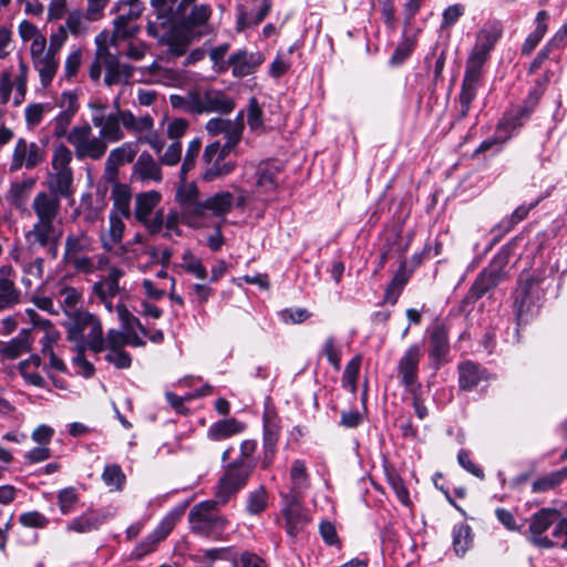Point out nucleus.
<instances>
[{
  "label": "nucleus",
  "mask_w": 567,
  "mask_h": 567,
  "mask_svg": "<svg viewBox=\"0 0 567 567\" xmlns=\"http://www.w3.org/2000/svg\"><path fill=\"white\" fill-rule=\"evenodd\" d=\"M92 125L84 122L71 128L68 142L74 150L78 161L101 159L107 151L109 143H116L125 137L123 128L127 130L131 117L125 110L116 107L106 117L92 116Z\"/></svg>",
  "instance_id": "1"
},
{
  "label": "nucleus",
  "mask_w": 567,
  "mask_h": 567,
  "mask_svg": "<svg viewBox=\"0 0 567 567\" xmlns=\"http://www.w3.org/2000/svg\"><path fill=\"white\" fill-rule=\"evenodd\" d=\"M196 0H152L157 18L163 24L182 28L192 35H206L213 31V9L208 4H196Z\"/></svg>",
  "instance_id": "2"
},
{
  "label": "nucleus",
  "mask_w": 567,
  "mask_h": 567,
  "mask_svg": "<svg viewBox=\"0 0 567 567\" xmlns=\"http://www.w3.org/2000/svg\"><path fill=\"white\" fill-rule=\"evenodd\" d=\"M60 200L56 196L44 192L37 194L33 198L32 209L37 221L25 233V240L31 249L45 248L47 245L60 238L61 233L55 226L61 207Z\"/></svg>",
  "instance_id": "3"
},
{
  "label": "nucleus",
  "mask_w": 567,
  "mask_h": 567,
  "mask_svg": "<svg viewBox=\"0 0 567 567\" xmlns=\"http://www.w3.org/2000/svg\"><path fill=\"white\" fill-rule=\"evenodd\" d=\"M219 505L217 499H208L194 505L188 513L190 532L214 540H225V530L229 526V520L218 513Z\"/></svg>",
  "instance_id": "4"
},
{
  "label": "nucleus",
  "mask_w": 567,
  "mask_h": 567,
  "mask_svg": "<svg viewBox=\"0 0 567 567\" xmlns=\"http://www.w3.org/2000/svg\"><path fill=\"white\" fill-rule=\"evenodd\" d=\"M543 278L539 275H522L514 297V315L517 326L527 323L539 309L544 289Z\"/></svg>",
  "instance_id": "5"
},
{
  "label": "nucleus",
  "mask_w": 567,
  "mask_h": 567,
  "mask_svg": "<svg viewBox=\"0 0 567 567\" xmlns=\"http://www.w3.org/2000/svg\"><path fill=\"white\" fill-rule=\"evenodd\" d=\"M254 467L252 462L244 460H235L229 463L216 485L215 499L220 505L227 504L247 484Z\"/></svg>",
  "instance_id": "6"
},
{
  "label": "nucleus",
  "mask_w": 567,
  "mask_h": 567,
  "mask_svg": "<svg viewBox=\"0 0 567 567\" xmlns=\"http://www.w3.org/2000/svg\"><path fill=\"white\" fill-rule=\"evenodd\" d=\"M109 37L102 32L96 35L97 58L105 69L104 83L107 86L127 83L133 75V68L122 63L117 54L110 52L107 48Z\"/></svg>",
  "instance_id": "7"
},
{
  "label": "nucleus",
  "mask_w": 567,
  "mask_h": 567,
  "mask_svg": "<svg viewBox=\"0 0 567 567\" xmlns=\"http://www.w3.org/2000/svg\"><path fill=\"white\" fill-rule=\"evenodd\" d=\"M162 200V194L157 190H147L135 197V218L143 224L152 234L163 229V209H156Z\"/></svg>",
  "instance_id": "8"
},
{
  "label": "nucleus",
  "mask_w": 567,
  "mask_h": 567,
  "mask_svg": "<svg viewBox=\"0 0 567 567\" xmlns=\"http://www.w3.org/2000/svg\"><path fill=\"white\" fill-rule=\"evenodd\" d=\"M198 195L199 192L195 183L181 181L176 192V199L181 206L182 219L185 224L195 228L204 226L202 221L203 202L198 199Z\"/></svg>",
  "instance_id": "9"
},
{
  "label": "nucleus",
  "mask_w": 567,
  "mask_h": 567,
  "mask_svg": "<svg viewBox=\"0 0 567 567\" xmlns=\"http://www.w3.org/2000/svg\"><path fill=\"white\" fill-rule=\"evenodd\" d=\"M560 513L554 508H542L530 517L529 524V540L533 545L539 548H551L554 546H561V543L553 537L544 535L550 527L555 526L560 520Z\"/></svg>",
  "instance_id": "10"
},
{
  "label": "nucleus",
  "mask_w": 567,
  "mask_h": 567,
  "mask_svg": "<svg viewBox=\"0 0 567 567\" xmlns=\"http://www.w3.org/2000/svg\"><path fill=\"white\" fill-rule=\"evenodd\" d=\"M228 154V152L221 148L219 142H213L205 147L203 153V163L205 165L202 174L203 181L213 182L229 175L235 169V163L226 161Z\"/></svg>",
  "instance_id": "11"
},
{
  "label": "nucleus",
  "mask_w": 567,
  "mask_h": 567,
  "mask_svg": "<svg viewBox=\"0 0 567 567\" xmlns=\"http://www.w3.org/2000/svg\"><path fill=\"white\" fill-rule=\"evenodd\" d=\"M502 35V27L496 23L485 24L476 34V42L466 61V66L483 71L489 52Z\"/></svg>",
  "instance_id": "12"
},
{
  "label": "nucleus",
  "mask_w": 567,
  "mask_h": 567,
  "mask_svg": "<svg viewBox=\"0 0 567 567\" xmlns=\"http://www.w3.org/2000/svg\"><path fill=\"white\" fill-rule=\"evenodd\" d=\"M185 505L178 506L169 511L156 528L142 540L133 550V556L136 559L143 558L145 555L152 553L156 545L162 542L167 535L174 529L177 522L182 518L185 513Z\"/></svg>",
  "instance_id": "13"
},
{
  "label": "nucleus",
  "mask_w": 567,
  "mask_h": 567,
  "mask_svg": "<svg viewBox=\"0 0 567 567\" xmlns=\"http://www.w3.org/2000/svg\"><path fill=\"white\" fill-rule=\"evenodd\" d=\"M44 159V146L21 137L16 142L9 169L10 172H17L21 168L33 169L42 164Z\"/></svg>",
  "instance_id": "14"
},
{
  "label": "nucleus",
  "mask_w": 567,
  "mask_h": 567,
  "mask_svg": "<svg viewBox=\"0 0 567 567\" xmlns=\"http://www.w3.org/2000/svg\"><path fill=\"white\" fill-rule=\"evenodd\" d=\"M421 357V346L414 343L405 350L398 362L400 383L409 392L421 390V384L417 380Z\"/></svg>",
  "instance_id": "15"
},
{
  "label": "nucleus",
  "mask_w": 567,
  "mask_h": 567,
  "mask_svg": "<svg viewBox=\"0 0 567 567\" xmlns=\"http://www.w3.org/2000/svg\"><path fill=\"white\" fill-rule=\"evenodd\" d=\"M504 276L503 268L496 262H492L480 272L466 295V300L471 302L478 300L495 288L504 279Z\"/></svg>",
  "instance_id": "16"
},
{
  "label": "nucleus",
  "mask_w": 567,
  "mask_h": 567,
  "mask_svg": "<svg viewBox=\"0 0 567 567\" xmlns=\"http://www.w3.org/2000/svg\"><path fill=\"white\" fill-rule=\"evenodd\" d=\"M264 457L261 461V467L268 468L275 457L276 446L280 435V424L277 414L266 409L264 412Z\"/></svg>",
  "instance_id": "17"
},
{
  "label": "nucleus",
  "mask_w": 567,
  "mask_h": 567,
  "mask_svg": "<svg viewBox=\"0 0 567 567\" xmlns=\"http://www.w3.org/2000/svg\"><path fill=\"white\" fill-rule=\"evenodd\" d=\"M137 152V142H126L113 148L105 161L104 179L109 183H114L117 179L118 167L125 163L133 162Z\"/></svg>",
  "instance_id": "18"
},
{
  "label": "nucleus",
  "mask_w": 567,
  "mask_h": 567,
  "mask_svg": "<svg viewBox=\"0 0 567 567\" xmlns=\"http://www.w3.org/2000/svg\"><path fill=\"white\" fill-rule=\"evenodd\" d=\"M30 55L33 68L39 74L41 85L48 87L55 78L60 66L58 54L47 51V47H41L30 52Z\"/></svg>",
  "instance_id": "19"
},
{
  "label": "nucleus",
  "mask_w": 567,
  "mask_h": 567,
  "mask_svg": "<svg viewBox=\"0 0 567 567\" xmlns=\"http://www.w3.org/2000/svg\"><path fill=\"white\" fill-rule=\"evenodd\" d=\"M280 166L275 162H262L256 171V189L255 196L260 197L262 202L268 200L279 185Z\"/></svg>",
  "instance_id": "20"
},
{
  "label": "nucleus",
  "mask_w": 567,
  "mask_h": 567,
  "mask_svg": "<svg viewBox=\"0 0 567 567\" xmlns=\"http://www.w3.org/2000/svg\"><path fill=\"white\" fill-rule=\"evenodd\" d=\"M122 276L123 271L120 268L112 267L109 274L92 287V293L104 305L109 312L113 311V299L120 292L118 280Z\"/></svg>",
  "instance_id": "21"
},
{
  "label": "nucleus",
  "mask_w": 567,
  "mask_h": 567,
  "mask_svg": "<svg viewBox=\"0 0 567 567\" xmlns=\"http://www.w3.org/2000/svg\"><path fill=\"white\" fill-rule=\"evenodd\" d=\"M482 70L471 66L465 68V74L458 94L460 111L458 117L464 118L468 115L472 103L476 99L481 85Z\"/></svg>",
  "instance_id": "22"
},
{
  "label": "nucleus",
  "mask_w": 567,
  "mask_h": 567,
  "mask_svg": "<svg viewBox=\"0 0 567 567\" xmlns=\"http://www.w3.org/2000/svg\"><path fill=\"white\" fill-rule=\"evenodd\" d=\"M198 114L221 113L229 114L235 109V101L224 91L217 89H207L199 92Z\"/></svg>",
  "instance_id": "23"
},
{
  "label": "nucleus",
  "mask_w": 567,
  "mask_h": 567,
  "mask_svg": "<svg viewBox=\"0 0 567 567\" xmlns=\"http://www.w3.org/2000/svg\"><path fill=\"white\" fill-rule=\"evenodd\" d=\"M265 61L261 52H249L246 49L238 50L229 56V68L235 78H245L254 74Z\"/></svg>",
  "instance_id": "24"
},
{
  "label": "nucleus",
  "mask_w": 567,
  "mask_h": 567,
  "mask_svg": "<svg viewBox=\"0 0 567 567\" xmlns=\"http://www.w3.org/2000/svg\"><path fill=\"white\" fill-rule=\"evenodd\" d=\"M430 351L429 355L436 365L445 361L450 352L447 328L442 322H434L429 329Z\"/></svg>",
  "instance_id": "25"
},
{
  "label": "nucleus",
  "mask_w": 567,
  "mask_h": 567,
  "mask_svg": "<svg viewBox=\"0 0 567 567\" xmlns=\"http://www.w3.org/2000/svg\"><path fill=\"white\" fill-rule=\"evenodd\" d=\"M16 274L11 266L0 267V311L9 309L20 301V291L16 287Z\"/></svg>",
  "instance_id": "26"
},
{
  "label": "nucleus",
  "mask_w": 567,
  "mask_h": 567,
  "mask_svg": "<svg viewBox=\"0 0 567 567\" xmlns=\"http://www.w3.org/2000/svg\"><path fill=\"white\" fill-rule=\"evenodd\" d=\"M132 176L143 183H161L163 179L161 163L156 162L148 152H143L133 165Z\"/></svg>",
  "instance_id": "27"
},
{
  "label": "nucleus",
  "mask_w": 567,
  "mask_h": 567,
  "mask_svg": "<svg viewBox=\"0 0 567 567\" xmlns=\"http://www.w3.org/2000/svg\"><path fill=\"white\" fill-rule=\"evenodd\" d=\"M65 313L68 315V319L64 321V327L66 329L68 340L73 342L74 347L83 344V334L87 330L94 315L83 310L65 311Z\"/></svg>",
  "instance_id": "28"
},
{
  "label": "nucleus",
  "mask_w": 567,
  "mask_h": 567,
  "mask_svg": "<svg viewBox=\"0 0 567 567\" xmlns=\"http://www.w3.org/2000/svg\"><path fill=\"white\" fill-rule=\"evenodd\" d=\"M285 518V529L287 534L292 537H299L307 526L308 518L303 509L297 502H291L288 506L282 509Z\"/></svg>",
  "instance_id": "29"
},
{
  "label": "nucleus",
  "mask_w": 567,
  "mask_h": 567,
  "mask_svg": "<svg viewBox=\"0 0 567 567\" xmlns=\"http://www.w3.org/2000/svg\"><path fill=\"white\" fill-rule=\"evenodd\" d=\"M487 379V371L474 362L466 361L458 365V384L464 391L475 389Z\"/></svg>",
  "instance_id": "30"
},
{
  "label": "nucleus",
  "mask_w": 567,
  "mask_h": 567,
  "mask_svg": "<svg viewBox=\"0 0 567 567\" xmlns=\"http://www.w3.org/2000/svg\"><path fill=\"white\" fill-rule=\"evenodd\" d=\"M110 517L111 515L107 513L87 511L73 518L68 525V530L81 534L90 533L100 528Z\"/></svg>",
  "instance_id": "31"
},
{
  "label": "nucleus",
  "mask_w": 567,
  "mask_h": 567,
  "mask_svg": "<svg viewBox=\"0 0 567 567\" xmlns=\"http://www.w3.org/2000/svg\"><path fill=\"white\" fill-rule=\"evenodd\" d=\"M234 205V195L229 192H219L207 198L202 204V221L205 224V217L210 213L217 217H224Z\"/></svg>",
  "instance_id": "32"
},
{
  "label": "nucleus",
  "mask_w": 567,
  "mask_h": 567,
  "mask_svg": "<svg viewBox=\"0 0 567 567\" xmlns=\"http://www.w3.org/2000/svg\"><path fill=\"white\" fill-rule=\"evenodd\" d=\"M551 75L553 72L546 71L540 78L536 80L535 85L528 92L527 97L525 99L523 105L519 107V115L524 116L525 118L530 116V114L537 107L542 96L544 95Z\"/></svg>",
  "instance_id": "33"
},
{
  "label": "nucleus",
  "mask_w": 567,
  "mask_h": 567,
  "mask_svg": "<svg viewBox=\"0 0 567 567\" xmlns=\"http://www.w3.org/2000/svg\"><path fill=\"white\" fill-rule=\"evenodd\" d=\"M27 315L32 321L33 326L44 331V336L41 339V352L44 357L50 351H53L52 346L60 339V332L47 319L41 318L34 310L28 309Z\"/></svg>",
  "instance_id": "34"
},
{
  "label": "nucleus",
  "mask_w": 567,
  "mask_h": 567,
  "mask_svg": "<svg viewBox=\"0 0 567 567\" xmlns=\"http://www.w3.org/2000/svg\"><path fill=\"white\" fill-rule=\"evenodd\" d=\"M75 349H87L94 353L105 350L102 323L96 316L92 317L89 328L83 334V344H78Z\"/></svg>",
  "instance_id": "35"
},
{
  "label": "nucleus",
  "mask_w": 567,
  "mask_h": 567,
  "mask_svg": "<svg viewBox=\"0 0 567 567\" xmlns=\"http://www.w3.org/2000/svg\"><path fill=\"white\" fill-rule=\"evenodd\" d=\"M73 172L51 171L48 175L50 195L68 198L72 194Z\"/></svg>",
  "instance_id": "36"
},
{
  "label": "nucleus",
  "mask_w": 567,
  "mask_h": 567,
  "mask_svg": "<svg viewBox=\"0 0 567 567\" xmlns=\"http://www.w3.org/2000/svg\"><path fill=\"white\" fill-rule=\"evenodd\" d=\"M244 429V424L236 419H224L209 426L207 436L213 441H221L243 432Z\"/></svg>",
  "instance_id": "37"
},
{
  "label": "nucleus",
  "mask_w": 567,
  "mask_h": 567,
  "mask_svg": "<svg viewBox=\"0 0 567 567\" xmlns=\"http://www.w3.org/2000/svg\"><path fill=\"white\" fill-rule=\"evenodd\" d=\"M122 218V216L111 213L110 227L106 233L101 234L102 246L105 250L111 251L121 243L125 229V224Z\"/></svg>",
  "instance_id": "38"
},
{
  "label": "nucleus",
  "mask_w": 567,
  "mask_h": 567,
  "mask_svg": "<svg viewBox=\"0 0 567 567\" xmlns=\"http://www.w3.org/2000/svg\"><path fill=\"white\" fill-rule=\"evenodd\" d=\"M93 250V240L85 234L69 235L65 239L64 260Z\"/></svg>",
  "instance_id": "39"
},
{
  "label": "nucleus",
  "mask_w": 567,
  "mask_h": 567,
  "mask_svg": "<svg viewBox=\"0 0 567 567\" xmlns=\"http://www.w3.org/2000/svg\"><path fill=\"white\" fill-rule=\"evenodd\" d=\"M111 196L113 199V212L122 217H130L131 215V198L132 194L127 185L114 182Z\"/></svg>",
  "instance_id": "40"
},
{
  "label": "nucleus",
  "mask_w": 567,
  "mask_h": 567,
  "mask_svg": "<svg viewBox=\"0 0 567 567\" xmlns=\"http://www.w3.org/2000/svg\"><path fill=\"white\" fill-rule=\"evenodd\" d=\"M453 550L457 557H464L473 545V532L470 525L458 524L453 527Z\"/></svg>",
  "instance_id": "41"
},
{
  "label": "nucleus",
  "mask_w": 567,
  "mask_h": 567,
  "mask_svg": "<svg viewBox=\"0 0 567 567\" xmlns=\"http://www.w3.org/2000/svg\"><path fill=\"white\" fill-rule=\"evenodd\" d=\"M41 364V359L39 355H32L28 360L21 361L19 364L20 373L24 381L28 384L38 386V388H44L45 386V380L44 378L39 373V368Z\"/></svg>",
  "instance_id": "42"
},
{
  "label": "nucleus",
  "mask_w": 567,
  "mask_h": 567,
  "mask_svg": "<svg viewBox=\"0 0 567 567\" xmlns=\"http://www.w3.org/2000/svg\"><path fill=\"white\" fill-rule=\"evenodd\" d=\"M549 14L547 11L542 10L536 16V28L535 30L526 38L525 42L522 47L523 54H530L532 51L538 45V43L544 38L547 31L546 21L548 20Z\"/></svg>",
  "instance_id": "43"
},
{
  "label": "nucleus",
  "mask_w": 567,
  "mask_h": 567,
  "mask_svg": "<svg viewBox=\"0 0 567 567\" xmlns=\"http://www.w3.org/2000/svg\"><path fill=\"white\" fill-rule=\"evenodd\" d=\"M30 346V331L23 329L19 332V334L16 338H13L10 342L6 343L0 349V352L7 359H16L20 357L22 353L29 351Z\"/></svg>",
  "instance_id": "44"
},
{
  "label": "nucleus",
  "mask_w": 567,
  "mask_h": 567,
  "mask_svg": "<svg viewBox=\"0 0 567 567\" xmlns=\"http://www.w3.org/2000/svg\"><path fill=\"white\" fill-rule=\"evenodd\" d=\"M18 33L23 42H31L30 52L47 47V38L29 20H22L18 27Z\"/></svg>",
  "instance_id": "45"
},
{
  "label": "nucleus",
  "mask_w": 567,
  "mask_h": 567,
  "mask_svg": "<svg viewBox=\"0 0 567 567\" xmlns=\"http://www.w3.org/2000/svg\"><path fill=\"white\" fill-rule=\"evenodd\" d=\"M290 481L293 498L300 496L302 492L309 486L307 467L303 461H293L290 470Z\"/></svg>",
  "instance_id": "46"
},
{
  "label": "nucleus",
  "mask_w": 567,
  "mask_h": 567,
  "mask_svg": "<svg viewBox=\"0 0 567 567\" xmlns=\"http://www.w3.org/2000/svg\"><path fill=\"white\" fill-rule=\"evenodd\" d=\"M244 131V112L240 111L235 120H229V126L224 132L226 137L225 144H221V148L230 153V151L238 144L241 138Z\"/></svg>",
  "instance_id": "47"
},
{
  "label": "nucleus",
  "mask_w": 567,
  "mask_h": 567,
  "mask_svg": "<svg viewBox=\"0 0 567 567\" xmlns=\"http://www.w3.org/2000/svg\"><path fill=\"white\" fill-rule=\"evenodd\" d=\"M526 118L519 115V110L512 115H505L497 124L496 132L505 143L519 130Z\"/></svg>",
  "instance_id": "48"
},
{
  "label": "nucleus",
  "mask_w": 567,
  "mask_h": 567,
  "mask_svg": "<svg viewBox=\"0 0 567 567\" xmlns=\"http://www.w3.org/2000/svg\"><path fill=\"white\" fill-rule=\"evenodd\" d=\"M114 11L117 12L120 22L124 20L134 22L141 17L143 6L138 0H120L114 7Z\"/></svg>",
  "instance_id": "49"
},
{
  "label": "nucleus",
  "mask_w": 567,
  "mask_h": 567,
  "mask_svg": "<svg viewBox=\"0 0 567 567\" xmlns=\"http://www.w3.org/2000/svg\"><path fill=\"white\" fill-rule=\"evenodd\" d=\"M56 501L60 512L68 515L75 511L80 496L75 487L69 486L58 492Z\"/></svg>",
  "instance_id": "50"
},
{
  "label": "nucleus",
  "mask_w": 567,
  "mask_h": 567,
  "mask_svg": "<svg viewBox=\"0 0 567 567\" xmlns=\"http://www.w3.org/2000/svg\"><path fill=\"white\" fill-rule=\"evenodd\" d=\"M102 480L110 491H122L126 478L118 465L111 464L104 467Z\"/></svg>",
  "instance_id": "51"
},
{
  "label": "nucleus",
  "mask_w": 567,
  "mask_h": 567,
  "mask_svg": "<svg viewBox=\"0 0 567 567\" xmlns=\"http://www.w3.org/2000/svg\"><path fill=\"white\" fill-rule=\"evenodd\" d=\"M113 24L114 31L110 39V44L114 47H117L118 41L133 38L138 31V28L131 21L124 20L120 22L118 16L114 19Z\"/></svg>",
  "instance_id": "52"
},
{
  "label": "nucleus",
  "mask_w": 567,
  "mask_h": 567,
  "mask_svg": "<svg viewBox=\"0 0 567 567\" xmlns=\"http://www.w3.org/2000/svg\"><path fill=\"white\" fill-rule=\"evenodd\" d=\"M267 504V492L264 486H259L248 494L246 509L250 515H258L266 509Z\"/></svg>",
  "instance_id": "53"
},
{
  "label": "nucleus",
  "mask_w": 567,
  "mask_h": 567,
  "mask_svg": "<svg viewBox=\"0 0 567 567\" xmlns=\"http://www.w3.org/2000/svg\"><path fill=\"white\" fill-rule=\"evenodd\" d=\"M171 103L173 107L181 109L190 114H198L199 95L198 91H193L186 95H172Z\"/></svg>",
  "instance_id": "54"
},
{
  "label": "nucleus",
  "mask_w": 567,
  "mask_h": 567,
  "mask_svg": "<svg viewBox=\"0 0 567 567\" xmlns=\"http://www.w3.org/2000/svg\"><path fill=\"white\" fill-rule=\"evenodd\" d=\"M72 151L64 144H60L53 150L52 171L72 172L70 164L72 162Z\"/></svg>",
  "instance_id": "55"
},
{
  "label": "nucleus",
  "mask_w": 567,
  "mask_h": 567,
  "mask_svg": "<svg viewBox=\"0 0 567 567\" xmlns=\"http://www.w3.org/2000/svg\"><path fill=\"white\" fill-rule=\"evenodd\" d=\"M90 22L91 21L84 13L80 11H72L69 13L63 27L66 29V32H70L73 35H82L86 33Z\"/></svg>",
  "instance_id": "56"
},
{
  "label": "nucleus",
  "mask_w": 567,
  "mask_h": 567,
  "mask_svg": "<svg viewBox=\"0 0 567 567\" xmlns=\"http://www.w3.org/2000/svg\"><path fill=\"white\" fill-rule=\"evenodd\" d=\"M54 296L60 306L64 308H74L81 300V293L74 287L59 285Z\"/></svg>",
  "instance_id": "57"
},
{
  "label": "nucleus",
  "mask_w": 567,
  "mask_h": 567,
  "mask_svg": "<svg viewBox=\"0 0 567 567\" xmlns=\"http://www.w3.org/2000/svg\"><path fill=\"white\" fill-rule=\"evenodd\" d=\"M182 267L189 274H193L198 279L207 277V270L190 250H185L182 255Z\"/></svg>",
  "instance_id": "58"
},
{
  "label": "nucleus",
  "mask_w": 567,
  "mask_h": 567,
  "mask_svg": "<svg viewBox=\"0 0 567 567\" xmlns=\"http://www.w3.org/2000/svg\"><path fill=\"white\" fill-rule=\"evenodd\" d=\"M360 365L361 357L355 355L347 363L342 375L343 386L349 389L352 393H354L357 390V380L360 371Z\"/></svg>",
  "instance_id": "59"
},
{
  "label": "nucleus",
  "mask_w": 567,
  "mask_h": 567,
  "mask_svg": "<svg viewBox=\"0 0 567 567\" xmlns=\"http://www.w3.org/2000/svg\"><path fill=\"white\" fill-rule=\"evenodd\" d=\"M563 482V470L549 473L545 476H542L534 481L532 485V491L534 493H545L548 492L556 486H558Z\"/></svg>",
  "instance_id": "60"
},
{
  "label": "nucleus",
  "mask_w": 567,
  "mask_h": 567,
  "mask_svg": "<svg viewBox=\"0 0 567 567\" xmlns=\"http://www.w3.org/2000/svg\"><path fill=\"white\" fill-rule=\"evenodd\" d=\"M52 107L48 103H34L25 107L24 117L29 127L39 125L45 113L51 112Z\"/></svg>",
  "instance_id": "61"
},
{
  "label": "nucleus",
  "mask_w": 567,
  "mask_h": 567,
  "mask_svg": "<svg viewBox=\"0 0 567 567\" xmlns=\"http://www.w3.org/2000/svg\"><path fill=\"white\" fill-rule=\"evenodd\" d=\"M60 113L75 116L80 109L79 95L76 91H63L58 100Z\"/></svg>",
  "instance_id": "62"
},
{
  "label": "nucleus",
  "mask_w": 567,
  "mask_h": 567,
  "mask_svg": "<svg viewBox=\"0 0 567 567\" xmlns=\"http://www.w3.org/2000/svg\"><path fill=\"white\" fill-rule=\"evenodd\" d=\"M228 50L229 44L224 43L209 51V59L213 62V68L218 73H224L229 69V58L227 60L225 59Z\"/></svg>",
  "instance_id": "63"
},
{
  "label": "nucleus",
  "mask_w": 567,
  "mask_h": 567,
  "mask_svg": "<svg viewBox=\"0 0 567 567\" xmlns=\"http://www.w3.org/2000/svg\"><path fill=\"white\" fill-rule=\"evenodd\" d=\"M82 64V51L80 49H74L70 52V54L66 56V60L64 62L63 68V78L68 82H72Z\"/></svg>",
  "instance_id": "64"
}]
</instances>
